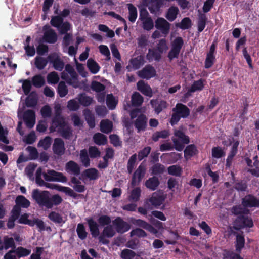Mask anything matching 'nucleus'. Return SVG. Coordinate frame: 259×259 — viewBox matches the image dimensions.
Returning a JSON list of instances; mask_svg holds the SVG:
<instances>
[{
    "mask_svg": "<svg viewBox=\"0 0 259 259\" xmlns=\"http://www.w3.org/2000/svg\"><path fill=\"white\" fill-rule=\"evenodd\" d=\"M32 196L39 206L45 207L47 209H51L53 206H58L63 201L59 194L51 196L48 191H40L38 189H34Z\"/></svg>",
    "mask_w": 259,
    "mask_h": 259,
    "instance_id": "obj_1",
    "label": "nucleus"
},
{
    "mask_svg": "<svg viewBox=\"0 0 259 259\" xmlns=\"http://www.w3.org/2000/svg\"><path fill=\"white\" fill-rule=\"evenodd\" d=\"M151 222L155 227L145 221L140 219H133L132 220L133 224L147 230L153 234H156L158 233V230L163 229V224L159 221L154 219Z\"/></svg>",
    "mask_w": 259,
    "mask_h": 259,
    "instance_id": "obj_2",
    "label": "nucleus"
},
{
    "mask_svg": "<svg viewBox=\"0 0 259 259\" xmlns=\"http://www.w3.org/2000/svg\"><path fill=\"white\" fill-rule=\"evenodd\" d=\"M31 253V250L20 246L15 249H11L4 256V259H18L27 256Z\"/></svg>",
    "mask_w": 259,
    "mask_h": 259,
    "instance_id": "obj_3",
    "label": "nucleus"
},
{
    "mask_svg": "<svg viewBox=\"0 0 259 259\" xmlns=\"http://www.w3.org/2000/svg\"><path fill=\"white\" fill-rule=\"evenodd\" d=\"M43 177L48 182H59L66 183L67 177L62 172H58L54 169L47 170V172H44Z\"/></svg>",
    "mask_w": 259,
    "mask_h": 259,
    "instance_id": "obj_4",
    "label": "nucleus"
},
{
    "mask_svg": "<svg viewBox=\"0 0 259 259\" xmlns=\"http://www.w3.org/2000/svg\"><path fill=\"white\" fill-rule=\"evenodd\" d=\"M166 198L164 194L160 191L152 193L151 196L147 199L145 201V206L152 205L155 208H158L164 201Z\"/></svg>",
    "mask_w": 259,
    "mask_h": 259,
    "instance_id": "obj_5",
    "label": "nucleus"
},
{
    "mask_svg": "<svg viewBox=\"0 0 259 259\" xmlns=\"http://www.w3.org/2000/svg\"><path fill=\"white\" fill-rule=\"evenodd\" d=\"M47 58L56 70L61 71L64 68L65 64L63 60L57 53H53L50 54Z\"/></svg>",
    "mask_w": 259,
    "mask_h": 259,
    "instance_id": "obj_6",
    "label": "nucleus"
},
{
    "mask_svg": "<svg viewBox=\"0 0 259 259\" xmlns=\"http://www.w3.org/2000/svg\"><path fill=\"white\" fill-rule=\"evenodd\" d=\"M44 31L42 37L45 42L49 44H54L57 41V35L55 30L50 28V26L46 25L43 27Z\"/></svg>",
    "mask_w": 259,
    "mask_h": 259,
    "instance_id": "obj_7",
    "label": "nucleus"
},
{
    "mask_svg": "<svg viewBox=\"0 0 259 259\" xmlns=\"http://www.w3.org/2000/svg\"><path fill=\"white\" fill-rule=\"evenodd\" d=\"M253 226L252 220L248 216L239 215L235 222L234 228L239 230L245 227H252Z\"/></svg>",
    "mask_w": 259,
    "mask_h": 259,
    "instance_id": "obj_8",
    "label": "nucleus"
},
{
    "mask_svg": "<svg viewBox=\"0 0 259 259\" xmlns=\"http://www.w3.org/2000/svg\"><path fill=\"white\" fill-rule=\"evenodd\" d=\"M116 231L119 233H124L128 231L131 228V225L127 222L124 221L122 218L118 217L112 221Z\"/></svg>",
    "mask_w": 259,
    "mask_h": 259,
    "instance_id": "obj_9",
    "label": "nucleus"
},
{
    "mask_svg": "<svg viewBox=\"0 0 259 259\" xmlns=\"http://www.w3.org/2000/svg\"><path fill=\"white\" fill-rule=\"evenodd\" d=\"M145 173V166L140 164L133 175L131 181L132 186L135 187L138 184L144 177Z\"/></svg>",
    "mask_w": 259,
    "mask_h": 259,
    "instance_id": "obj_10",
    "label": "nucleus"
},
{
    "mask_svg": "<svg viewBox=\"0 0 259 259\" xmlns=\"http://www.w3.org/2000/svg\"><path fill=\"white\" fill-rule=\"evenodd\" d=\"M155 26L164 35H167L169 32L170 24L163 18L158 17L155 21Z\"/></svg>",
    "mask_w": 259,
    "mask_h": 259,
    "instance_id": "obj_11",
    "label": "nucleus"
},
{
    "mask_svg": "<svg viewBox=\"0 0 259 259\" xmlns=\"http://www.w3.org/2000/svg\"><path fill=\"white\" fill-rule=\"evenodd\" d=\"M148 118L144 114H140L134 121V124L137 132L145 131L147 126Z\"/></svg>",
    "mask_w": 259,
    "mask_h": 259,
    "instance_id": "obj_12",
    "label": "nucleus"
},
{
    "mask_svg": "<svg viewBox=\"0 0 259 259\" xmlns=\"http://www.w3.org/2000/svg\"><path fill=\"white\" fill-rule=\"evenodd\" d=\"M23 120L27 128L31 129L35 123V114L32 110H26L23 114Z\"/></svg>",
    "mask_w": 259,
    "mask_h": 259,
    "instance_id": "obj_13",
    "label": "nucleus"
},
{
    "mask_svg": "<svg viewBox=\"0 0 259 259\" xmlns=\"http://www.w3.org/2000/svg\"><path fill=\"white\" fill-rule=\"evenodd\" d=\"M156 70L151 65H147L139 72L138 75L143 79H149L155 76Z\"/></svg>",
    "mask_w": 259,
    "mask_h": 259,
    "instance_id": "obj_14",
    "label": "nucleus"
},
{
    "mask_svg": "<svg viewBox=\"0 0 259 259\" xmlns=\"http://www.w3.org/2000/svg\"><path fill=\"white\" fill-rule=\"evenodd\" d=\"M65 169L68 174L75 176H77L80 174V166L73 160H70L66 163Z\"/></svg>",
    "mask_w": 259,
    "mask_h": 259,
    "instance_id": "obj_15",
    "label": "nucleus"
},
{
    "mask_svg": "<svg viewBox=\"0 0 259 259\" xmlns=\"http://www.w3.org/2000/svg\"><path fill=\"white\" fill-rule=\"evenodd\" d=\"M52 149L54 153L58 156H62L65 153L64 142L61 138H56L53 144Z\"/></svg>",
    "mask_w": 259,
    "mask_h": 259,
    "instance_id": "obj_16",
    "label": "nucleus"
},
{
    "mask_svg": "<svg viewBox=\"0 0 259 259\" xmlns=\"http://www.w3.org/2000/svg\"><path fill=\"white\" fill-rule=\"evenodd\" d=\"M99 177V172L95 168L84 169L81 174V177L83 180L89 179L91 181H95L97 180Z\"/></svg>",
    "mask_w": 259,
    "mask_h": 259,
    "instance_id": "obj_17",
    "label": "nucleus"
},
{
    "mask_svg": "<svg viewBox=\"0 0 259 259\" xmlns=\"http://www.w3.org/2000/svg\"><path fill=\"white\" fill-rule=\"evenodd\" d=\"M16 205L13 208L21 212V208H27L30 205V201L23 195H18L15 199Z\"/></svg>",
    "mask_w": 259,
    "mask_h": 259,
    "instance_id": "obj_18",
    "label": "nucleus"
},
{
    "mask_svg": "<svg viewBox=\"0 0 259 259\" xmlns=\"http://www.w3.org/2000/svg\"><path fill=\"white\" fill-rule=\"evenodd\" d=\"M48 187L51 189H55L60 192H63L68 195L69 196L74 198H76L77 196V194L69 187H64L58 184H48Z\"/></svg>",
    "mask_w": 259,
    "mask_h": 259,
    "instance_id": "obj_19",
    "label": "nucleus"
},
{
    "mask_svg": "<svg viewBox=\"0 0 259 259\" xmlns=\"http://www.w3.org/2000/svg\"><path fill=\"white\" fill-rule=\"evenodd\" d=\"M137 87L138 90L145 96L149 97L152 96L153 93L151 87L147 83H145L143 80H139L137 83Z\"/></svg>",
    "mask_w": 259,
    "mask_h": 259,
    "instance_id": "obj_20",
    "label": "nucleus"
},
{
    "mask_svg": "<svg viewBox=\"0 0 259 259\" xmlns=\"http://www.w3.org/2000/svg\"><path fill=\"white\" fill-rule=\"evenodd\" d=\"M87 221L92 237L97 238L100 234L98 223L93 218L87 219Z\"/></svg>",
    "mask_w": 259,
    "mask_h": 259,
    "instance_id": "obj_21",
    "label": "nucleus"
},
{
    "mask_svg": "<svg viewBox=\"0 0 259 259\" xmlns=\"http://www.w3.org/2000/svg\"><path fill=\"white\" fill-rule=\"evenodd\" d=\"M239 144V141H236L232 145L230 153L226 160V166L230 167L232 164V161L234 157L236 154L238 150V147Z\"/></svg>",
    "mask_w": 259,
    "mask_h": 259,
    "instance_id": "obj_22",
    "label": "nucleus"
},
{
    "mask_svg": "<svg viewBox=\"0 0 259 259\" xmlns=\"http://www.w3.org/2000/svg\"><path fill=\"white\" fill-rule=\"evenodd\" d=\"M242 205L246 207L259 206V200L253 196L248 195L245 196L242 200Z\"/></svg>",
    "mask_w": 259,
    "mask_h": 259,
    "instance_id": "obj_23",
    "label": "nucleus"
},
{
    "mask_svg": "<svg viewBox=\"0 0 259 259\" xmlns=\"http://www.w3.org/2000/svg\"><path fill=\"white\" fill-rule=\"evenodd\" d=\"M160 182L158 178L156 176L149 178L145 183L146 187L151 191L156 190Z\"/></svg>",
    "mask_w": 259,
    "mask_h": 259,
    "instance_id": "obj_24",
    "label": "nucleus"
},
{
    "mask_svg": "<svg viewBox=\"0 0 259 259\" xmlns=\"http://www.w3.org/2000/svg\"><path fill=\"white\" fill-rule=\"evenodd\" d=\"M151 104L157 114L160 113L163 109L167 107L166 102L163 100H151Z\"/></svg>",
    "mask_w": 259,
    "mask_h": 259,
    "instance_id": "obj_25",
    "label": "nucleus"
},
{
    "mask_svg": "<svg viewBox=\"0 0 259 259\" xmlns=\"http://www.w3.org/2000/svg\"><path fill=\"white\" fill-rule=\"evenodd\" d=\"M77 99L79 104L84 107L90 106L94 101L92 97L87 96L85 93L79 94Z\"/></svg>",
    "mask_w": 259,
    "mask_h": 259,
    "instance_id": "obj_26",
    "label": "nucleus"
},
{
    "mask_svg": "<svg viewBox=\"0 0 259 259\" xmlns=\"http://www.w3.org/2000/svg\"><path fill=\"white\" fill-rule=\"evenodd\" d=\"M186 131L179 129V151L183 150L185 145L190 143L189 137L185 134Z\"/></svg>",
    "mask_w": 259,
    "mask_h": 259,
    "instance_id": "obj_27",
    "label": "nucleus"
},
{
    "mask_svg": "<svg viewBox=\"0 0 259 259\" xmlns=\"http://www.w3.org/2000/svg\"><path fill=\"white\" fill-rule=\"evenodd\" d=\"M161 58V52H159L156 49H149L146 58L149 61L153 60L159 61Z\"/></svg>",
    "mask_w": 259,
    "mask_h": 259,
    "instance_id": "obj_28",
    "label": "nucleus"
},
{
    "mask_svg": "<svg viewBox=\"0 0 259 259\" xmlns=\"http://www.w3.org/2000/svg\"><path fill=\"white\" fill-rule=\"evenodd\" d=\"M126 6L128 10V20L132 23H134L138 16L137 9L136 7L131 3L127 4Z\"/></svg>",
    "mask_w": 259,
    "mask_h": 259,
    "instance_id": "obj_29",
    "label": "nucleus"
},
{
    "mask_svg": "<svg viewBox=\"0 0 259 259\" xmlns=\"http://www.w3.org/2000/svg\"><path fill=\"white\" fill-rule=\"evenodd\" d=\"M28 95L25 100L26 106L27 107H34L37 103V94L35 92H32Z\"/></svg>",
    "mask_w": 259,
    "mask_h": 259,
    "instance_id": "obj_30",
    "label": "nucleus"
},
{
    "mask_svg": "<svg viewBox=\"0 0 259 259\" xmlns=\"http://www.w3.org/2000/svg\"><path fill=\"white\" fill-rule=\"evenodd\" d=\"M100 131L106 134H108L112 131L113 123L108 119L102 120L100 122Z\"/></svg>",
    "mask_w": 259,
    "mask_h": 259,
    "instance_id": "obj_31",
    "label": "nucleus"
},
{
    "mask_svg": "<svg viewBox=\"0 0 259 259\" xmlns=\"http://www.w3.org/2000/svg\"><path fill=\"white\" fill-rule=\"evenodd\" d=\"M87 66L90 71L94 74L97 73L101 68L99 65L92 58L88 60Z\"/></svg>",
    "mask_w": 259,
    "mask_h": 259,
    "instance_id": "obj_32",
    "label": "nucleus"
},
{
    "mask_svg": "<svg viewBox=\"0 0 259 259\" xmlns=\"http://www.w3.org/2000/svg\"><path fill=\"white\" fill-rule=\"evenodd\" d=\"M95 144L98 145H103L107 143V139L105 135L100 133H95L93 137Z\"/></svg>",
    "mask_w": 259,
    "mask_h": 259,
    "instance_id": "obj_33",
    "label": "nucleus"
},
{
    "mask_svg": "<svg viewBox=\"0 0 259 259\" xmlns=\"http://www.w3.org/2000/svg\"><path fill=\"white\" fill-rule=\"evenodd\" d=\"M49 60L41 56H36L34 59V64L39 70L43 69L47 65Z\"/></svg>",
    "mask_w": 259,
    "mask_h": 259,
    "instance_id": "obj_34",
    "label": "nucleus"
},
{
    "mask_svg": "<svg viewBox=\"0 0 259 259\" xmlns=\"http://www.w3.org/2000/svg\"><path fill=\"white\" fill-rule=\"evenodd\" d=\"M141 190L140 187H136L133 189L128 197V200L133 202H137L140 200Z\"/></svg>",
    "mask_w": 259,
    "mask_h": 259,
    "instance_id": "obj_35",
    "label": "nucleus"
},
{
    "mask_svg": "<svg viewBox=\"0 0 259 259\" xmlns=\"http://www.w3.org/2000/svg\"><path fill=\"white\" fill-rule=\"evenodd\" d=\"M130 63L135 69L140 68L144 63V58L142 56H138L130 60Z\"/></svg>",
    "mask_w": 259,
    "mask_h": 259,
    "instance_id": "obj_36",
    "label": "nucleus"
},
{
    "mask_svg": "<svg viewBox=\"0 0 259 259\" xmlns=\"http://www.w3.org/2000/svg\"><path fill=\"white\" fill-rule=\"evenodd\" d=\"M197 151L195 146L193 144L189 145L187 146L184 150V157L188 160L194 156Z\"/></svg>",
    "mask_w": 259,
    "mask_h": 259,
    "instance_id": "obj_37",
    "label": "nucleus"
},
{
    "mask_svg": "<svg viewBox=\"0 0 259 259\" xmlns=\"http://www.w3.org/2000/svg\"><path fill=\"white\" fill-rule=\"evenodd\" d=\"M232 212L235 215H244L247 214L249 210L244 205H238L233 206L231 209Z\"/></svg>",
    "mask_w": 259,
    "mask_h": 259,
    "instance_id": "obj_38",
    "label": "nucleus"
},
{
    "mask_svg": "<svg viewBox=\"0 0 259 259\" xmlns=\"http://www.w3.org/2000/svg\"><path fill=\"white\" fill-rule=\"evenodd\" d=\"M207 17L205 14L200 13L198 19V30L199 32H202L206 25Z\"/></svg>",
    "mask_w": 259,
    "mask_h": 259,
    "instance_id": "obj_39",
    "label": "nucleus"
},
{
    "mask_svg": "<svg viewBox=\"0 0 259 259\" xmlns=\"http://www.w3.org/2000/svg\"><path fill=\"white\" fill-rule=\"evenodd\" d=\"M143 97L138 92H135L132 96V103L133 106H140L143 102Z\"/></svg>",
    "mask_w": 259,
    "mask_h": 259,
    "instance_id": "obj_40",
    "label": "nucleus"
},
{
    "mask_svg": "<svg viewBox=\"0 0 259 259\" xmlns=\"http://www.w3.org/2000/svg\"><path fill=\"white\" fill-rule=\"evenodd\" d=\"M168 57L170 60L174 58L178 57V37L175 38L173 43V47L169 52Z\"/></svg>",
    "mask_w": 259,
    "mask_h": 259,
    "instance_id": "obj_41",
    "label": "nucleus"
},
{
    "mask_svg": "<svg viewBox=\"0 0 259 259\" xmlns=\"http://www.w3.org/2000/svg\"><path fill=\"white\" fill-rule=\"evenodd\" d=\"M80 159L81 162L82 163L83 165L85 167H88L90 165V159L89 158L87 150L83 149L80 151Z\"/></svg>",
    "mask_w": 259,
    "mask_h": 259,
    "instance_id": "obj_42",
    "label": "nucleus"
},
{
    "mask_svg": "<svg viewBox=\"0 0 259 259\" xmlns=\"http://www.w3.org/2000/svg\"><path fill=\"white\" fill-rule=\"evenodd\" d=\"M169 135V132L168 130H164L160 132H156L152 135V140L154 142L157 141L159 138H166Z\"/></svg>",
    "mask_w": 259,
    "mask_h": 259,
    "instance_id": "obj_43",
    "label": "nucleus"
},
{
    "mask_svg": "<svg viewBox=\"0 0 259 259\" xmlns=\"http://www.w3.org/2000/svg\"><path fill=\"white\" fill-rule=\"evenodd\" d=\"M45 83L44 78L40 74L34 75L32 78V83L36 88L42 87Z\"/></svg>",
    "mask_w": 259,
    "mask_h": 259,
    "instance_id": "obj_44",
    "label": "nucleus"
},
{
    "mask_svg": "<svg viewBox=\"0 0 259 259\" xmlns=\"http://www.w3.org/2000/svg\"><path fill=\"white\" fill-rule=\"evenodd\" d=\"M204 88V80L200 79L194 82L190 89L188 90L189 92H194L197 91H201Z\"/></svg>",
    "mask_w": 259,
    "mask_h": 259,
    "instance_id": "obj_45",
    "label": "nucleus"
},
{
    "mask_svg": "<svg viewBox=\"0 0 259 259\" xmlns=\"http://www.w3.org/2000/svg\"><path fill=\"white\" fill-rule=\"evenodd\" d=\"M19 82H22V88L25 95H28L30 93V91L32 87V83L30 80L27 79H21L19 81Z\"/></svg>",
    "mask_w": 259,
    "mask_h": 259,
    "instance_id": "obj_46",
    "label": "nucleus"
},
{
    "mask_svg": "<svg viewBox=\"0 0 259 259\" xmlns=\"http://www.w3.org/2000/svg\"><path fill=\"white\" fill-rule=\"evenodd\" d=\"M3 241L5 246V250H7L10 248L11 249H15L16 247L13 238L5 236L4 237Z\"/></svg>",
    "mask_w": 259,
    "mask_h": 259,
    "instance_id": "obj_47",
    "label": "nucleus"
},
{
    "mask_svg": "<svg viewBox=\"0 0 259 259\" xmlns=\"http://www.w3.org/2000/svg\"><path fill=\"white\" fill-rule=\"evenodd\" d=\"M85 111V119L88 124L90 128H93L95 126V117L94 115H93L90 110H87Z\"/></svg>",
    "mask_w": 259,
    "mask_h": 259,
    "instance_id": "obj_48",
    "label": "nucleus"
},
{
    "mask_svg": "<svg viewBox=\"0 0 259 259\" xmlns=\"http://www.w3.org/2000/svg\"><path fill=\"white\" fill-rule=\"evenodd\" d=\"M49 219L56 224H61L63 222V217L60 214L55 211H51L48 215Z\"/></svg>",
    "mask_w": 259,
    "mask_h": 259,
    "instance_id": "obj_49",
    "label": "nucleus"
},
{
    "mask_svg": "<svg viewBox=\"0 0 259 259\" xmlns=\"http://www.w3.org/2000/svg\"><path fill=\"white\" fill-rule=\"evenodd\" d=\"M152 174L154 175L162 174L165 171V168L163 165L157 163L151 167Z\"/></svg>",
    "mask_w": 259,
    "mask_h": 259,
    "instance_id": "obj_50",
    "label": "nucleus"
},
{
    "mask_svg": "<svg viewBox=\"0 0 259 259\" xmlns=\"http://www.w3.org/2000/svg\"><path fill=\"white\" fill-rule=\"evenodd\" d=\"M190 110L186 106L182 104L179 103V119L180 118H186L190 115Z\"/></svg>",
    "mask_w": 259,
    "mask_h": 259,
    "instance_id": "obj_51",
    "label": "nucleus"
},
{
    "mask_svg": "<svg viewBox=\"0 0 259 259\" xmlns=\"http://www.w3.org/2000/svg\"><path fill=\"white\" fill-rule=\"evenodd\" d=\"M57 92L61 98L65 97L68 92L67 87L64 81H60L58 85Z\"/></svg>",
    "mask_w": 259,
    "mask_h": 259,
    "instance_id": "obj_52",
    "label": "nucleus"
},
{
    "mask_svg": "<svg viewBox=\"0 0 259 259\" xmlns=\"http://www.w3.org/2000/svg\"><path fill=\"white\" fill-rule=\"evenodd\" d=\"M76 232L78 237L81 240H84L87 237L88 233L86 232L85 230V227L83 224L82 223H79L77 225Z\"/></svg>",
    "mask_w": 259,
    "mask_h": 259,
    "instance_id": "obj_53",
    "label": "nucleus"
},
{
    "mask_svg": "<svg viewBox=\"0 0 259 259\" xmlns=\"http://www.w3.org/2000/svg\"><path fill=\"white\" fill-rule=\"evenodd\" d=\"M29 214L25 213L19 217L18 222L19 224L28 225L31 227L34 226L32 220L29 219Z\"/></svg>",
    "mask_w": 259,
    "mask_h": 259,
    "instance_id": "obj_54",
    "label": "nucleus"
},
{
    "mask_svg": "<svg viewBox=\"0 0 259 259\" xmlns=\"http://www.w3.org/2000/svg\"><path fill=\"white\" fill-rule=\"evenodd\" d=\"M52 122L56 127H64L65 124L64 118L58 114L55 115L52 119Z\"/></svg>",
    "mask_w": 259,
    "mask_h": 259,
    "instance_id": "obj_55",
    "label": "nucleus"
},
{
    "mask_svg": "<svg viewBox=\"0 0 259 259\" xmlns=\"http://www.w3.org/2000/svg\"><path fill=\"white\" fill-rule=\"evenodd\" d=\"M137 155L136 153L133 154L129 158L127 164V169L129 174H132L135 166Z\"/></svg>",
    "mask_w": 259,
    "mask_h": 259,
    "instance_id": "obj_56",
    "label": "nucleus"
},
{
    "mask_svg": "<svg viewBox=\"0 0 259 259\" xmlns=\"http://www.w3.org/2000/svg\"><path fill=\"white\" fill-rule=\"evenodd\" d=\"M178 13V8L177 7H170L165 16L166 18L170 21H174Z\"/></svg>",
    "mask_w": 259,
    "mask_h": 259,
    "instance_id": "obj_57",
    "label": "nucleus"
},
{
    "mask_svg": "<svg viewBox=\"0 0 259 259\" xmlns=\"http://www.w3.org/2000/svg\"><path fill=\"white\" fill-rule=\"evenodd\" d=\"M136 253L130 249H124L122 250L120 257L122 259H134L136 256Z\"/></svg>",
    "mask_w": 259,
    "mask_h": 259,
    "instance_id": "obj_58",
    "label": "nucleus"
},
{
    "mask_svg": "<svg viewBox=\"0 0 259 259\" xmlns=\"http://www.w3.org/2000/svg\"><path fill=\"white\" fill-rule=\"evenodd\" d=\"M151 150V148L150 146L144 147L142 150H140L137 155L138 159L139 161H141L144 158L147 157L150 154Z\"/></svg>",
    "mask_w": 259,
    "mask_h": 259,
    "instance_id": "obj_59",
    "label": "nucleus"
},
{
    "mask_svg": "<svg viewBox=\"0 0 259 259\" xmlns=\"http://www.w3.org/2000/svg\"><path fill=\"white\" fill-rule=\"evenodd\" d=\"M52 138L50 136H47L40 140L38 143V147H42L44 149L47 150L51 146Z\"/></svg>",
    "mask_w": 259,
    "mask_h": 259,
    "instance_id": "obj_60",
    "label": "nucleus"
},
{
    "mask_svg": "<svg viewBox=\"0 0 259 259\" xmlns=\"http://www.w3.org/2000/svg\"><path fill=\"white\" fill-rule=\"evenodd\" d=\"M245 239L244 237L241 235L238 234L236 236V250L240 252L241 249L244 246Z\"/></svg>",
    "mask_w": 259,
    "mask_h": 259,
    "instance_id": "obj_61",
    "label": "nucleus"
},
{
    "mask_svg": "<svg viewBox=\"0 0 259 259\" xmlns=\"http://www.w3.org/2000/svg\"><path fill=\"white\" fill-rule=\"evenodd\" d=\"M47 79L49 83L56 84L59 80V77L57 72L53 71L48 74Z\"/></svg>",
    "mask_w": 259,
    "mask_h": 259,
    "instance_id": "obj_62",
    "label": "nucleus"
},
{
    "mask_svg": "<svg viewBox=\"0 0 259 259\" xmlns=\"http://www.w3.org/2000/svg\"><path fill=\"white\" fill-rule=\"evenodd\" d=\"M63 22V18L61 16L57 15L52 17L50 24L52 26L58 29Z\"/></svg>",
    "mask_w": 259,
    "mask_h": 259,
    "instance_id": "obj_63",
    "label": "nucleus"
},
{
    "mask_svg": "<svg viewBox=\"0 0 259 259\" xmlns=\"http://www.w3.org/2000/svg\"><path fill=\"white\" fill-rule=\"evenodd\" d=\"M97 221L99 225L101 226H108L111 222L110 217L107 215H102L100 216Z\"/></svg>",
    "mask_w": 259,
    "mask_h": 259,
    "instance_id": "obj_64",
    "label": "nucleus"
}]
</instances>
